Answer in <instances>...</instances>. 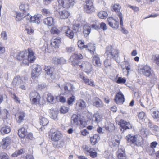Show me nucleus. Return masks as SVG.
I'll list each match as a JSON object with an SVG mask.
<instances>
[{
    "mask_svg": "<svg viewBox=\"0 0 159 159\" xmlns=\"http://www.w3.org/2000/svg\"><path fill=\"white\" fill-rule=\"evenodd\" d=\"M98 16L100 18L104 19L107 17L108 14L106 11H101L98 13Z\"/></svg>",
    "mask_w": 159,
    "mask_h": 159,
    "instance_id": "e433bc0d",
    "label": "nucleus"
},
{
    "mask_svg": "<svg viewBox=\"0 0 159 159\" xmlns=\"http://www.w3.org/2000/svg\"><path fill=\"white\" fill-rule=\"evenodd\" d=\"M100 137L98 134H96L92 137H90V142L92 145L96 144L100 140Z\"/></svg>",
    "mask_w": 159,
    "mask_h": 159,
    "instance_id": "bb28decb",
    "label": "nucleus"
},
{
    "mask_svg": "<svg viewBox=\"0 0 159 159\" xmlns=\"http://www.w3.org/2000/svg\"><path fill=\"white\" fill-rule=\"evenodd\" d=\"M16 20L17 21H20L24 17L23 14L20 13L16 12Z\"/></svg>",
    "mask_w": 159,
    "mask_h": 159,
    "instance_id": "79ce46f5",
    "label": "nucleus"
},
{
    "mask_svg": "<svg viewBox=\"0 0 159 159\" xmlns=\"http://www.w3.org/2000/svg\"><path fill=\"white\" fill-rule=\"evenodd\" d=\"M22 81L21 78L19 76H17L15 77L12 82V84L13 86L16 87L20 85Z\"/></svg>",
    "mask_w": 159,
    "mask_h": 159,
    "instance_id": "c85d7f7f",
    "label": "nucleus"
},
{
    "mask_svg": "<svg viewBox=\"0 0 159 159\" xmlns=\"http://www.w3.org/2000/svg\"><path fill=\"white\" fill-rule=\"evenodd\" d=\"M112 7L113 10L116 12L119 11L121 8L120 5L118 4H116L113 5Z\"/></svg>",
    "mask_w": 159,
    "mask_h": 159,
    "instance_id": "5fc2aeb1",
    "label": "nucleus"
},
{
    "mask_svg": "<svg viewBox=\"0 0 159 159\" xmlns=\"http://www.w3.org/2000/svg\"><path fill=\"white\" fill-rule=\"evenodd\" d=\"M154 62L159 65V55H156L152 57Z\"/></svg>",
    "mask_w": 159,
    "mask_h": 159,
    "instance_id": "052dcab7",
    "label": "nucleus"
},
{
    "mask_svg": "<svg viewBox=\"0 0 159 159\" xmlns=\"http://www.w3.org/2000/svg\"><path fill=\"white\" fill-rule=\"evenodd\" d=\"M40 123L41 125L44 126L48 124V121L45 118L42 117L40 119Z\"/></svg>",
    "mask_w": 159,
    "mask_h": 159,
    "instance_id": "49530a36",
    "label": "nucleus"
},
{
    "mask_svg": "<svg viewBox=\"0 0 159 159\" xmlns=\"http://www.w3.org/2000/svg\"><path fill=\"white\" fill-rule=\"evenodd\" d=\"M75 97L74 96L69 97L67 100V103L69 105H72L73 104V102L75 101Z\"/></svg>",
    "mask_w": 159,
    "mask_h": 159,
    "instance_id": "603ef678",
    "label": "nucleus"
},
{
    "mask_svg": "<svg viewBox=\"0 0 159 159\" xmlns=\"http://www.w3.org/2000/svg\"><path fill=\"white\" fill-rule=\"evenodd\" d=\"M65 145V143L63 141H60L57 144H56V147L58 148H60L63 147Z\"/></svg>",
    "mask_w": 159,
    "mask_h": 159,
    "instance_id": "e2e57ef3",
    "label": "nucleus"
},
{
    "mask_svg": "<svg viewBox=\"0 0 159 159\" xmlns=\"http://www.w3.org/2000/svg\"><path fill=\"white\" fill-rule=\"evenodd\" d=\"M118 15L120 19V24L121 29V31L123 33L127 34L128 33V31L123 27V22L122 14L121 13H119L118 14Z\"/></svg>",
    "mask_w": 159,
    "mask_h": 159,
    "instance_id": "a878e982",
    "label": "nucleus"
},
{
    "mask_svg": "<svg viewBox=\"0 0 159 159\" xmlns=\"http://www.w3.org/2000/svg\"><path fill=\"white\" fill-rule=\"evenodd\" d=\"M124 101V95L121 92H119L116 94L115 98V101L117 104H122Z\"/></svg>",
    "mask_w": 159,
    "mask_h": 159,
    "instance_id": "4468645a",
    "label": "nucleus"
},
{
    "mask_svg": "<svg viewBox=\"0 0 159 159\" xmlns=\"http://www.w3.org/2000/svg\"><path fill=\"white\" fill-rule=\"evenodd\" d=\"M118 153L119 159H126L125 153L123 149H119L118 151Z\"/></svg>",
    "mask_w": 159,
    "mask_h": 159,
    "instance_id": "473e14b6",
    "label": "nucleus"
},
{
    "mask_svg": "<svg viewBox=\"0 0 159 159\" xmlns=\"http://www.w3.org/2000/svg\"><path fill=\"white\" fill-rule=\"evenodd\" d=\"M126 80L125 78L119 77L118 78L117 82L118 83L124 84L126 82Z\"/></svg>",
    "mask_w": 159,
    "mask_h": 159,
    "instance_id": "13d9d810",
    "label": "nucleus"
},
{
    "mask_svg": "<svg viewBox=\"0 0 159 159\" xmlns=\"http://www.w3.org/2000/svg\"><path fill=\"white\" fill-rule=\"evenodd\" d=\"M91 31L90 26L89 25H85L84 26L83 32L84 36H87L90 33Z\"/></svg>",
    "mask_w": 159,
    "mask_h": 159,
    "instance_id": "c756f323",
    "label": "nucleus"
},
{
    "mask_svg": "<svg viewBox=\"0 0 159 159\" xmlns=\"http://www.w3.org/2000/svg\"><path fill=\"white\" fill-rule=\"evenodd\" d=\"M87 45L89 46V47H86L85 48H87V49L91 53H93L95 50V47L94 46V44L93 43H90L88 44Z\"/></svg>",
    "mask_w": 159,
    "mask_h": 159,
    "instance_id": "4c0bfd02",
    "label": "nucleus"
},
{
    "mask_svg": "<svg viewBox=\"0 0 159 159\" xmlns=\"http://www.w3.org/2000/svg\"><path fill=\"white\" fill-rule=\"evenodd\" d=\"M62 134L60 132L56 131L52 133L51 136V139L52 141H57L61 138Z\"/></svg>",
    "mask_w": 159,
    "mask_h": 159,
    "instance_id": "a211bd4d",
    "label": "nucleus"
},
{
    "mask_svg": "<svg viewBox=\"0 0 159 159\" xmlns=\"http://www.w3.org/2000/svg\"><path fill=\"white\" fill-rule=\"evenodd\" d=\"M105 129L108 131L111 132L115 129L114 125L112 124H110L108 126H106Z\"/></svg>",
    "mask_w": 159,
    "mask_h": 159,
    "instance_id": "8fccbe9b",
    "label": "nucleus"
},
{
    "mask_svg": "<svg viewBox=\"0 0 159 159\" xmlns=\"http://www.w3.org/2000/svg\"><path fill=\"white\" fill-rule=\"evenodd\" d=\"M60 111L61 113L65 114L68 112L69 108L66 107L62 106L60 108Z\"/></svg>",
    "mask_w": 159,
    "mask_h": 159,
    "instance_id": "3c124183",
    "label": "nucleus"
},
{
    "mask_svg": "<svg viewBox=\"0 0 159 159\" xmlns=\"http://www.w3.org/2000/svg\"><path fill=\"white\" fill-rule=\"evenodd\" d=\"M10 127L8 126L3 127L1 129V133L2 134H8L10 132Z\"/></svg>",
    "mask_w": 159,
    "mask_h": 159,
    "instance_id": "c9c22d12",
    "label": "nucleus"
},
{
    "mask_svg": "<svg viewBox=\"0 0 159 159\" xmlns=\"http://www.w3.org/2000/svg\"><path fill=\"white\" fill-rule=\"evenodd\" d=\"M107 20L108 22V24L110 26L115 29H117L119 27L118 22L116 20L110 17L108 18Z\"/></svg>",
    "mask_w": 159,
    "mask_h": 159,
    "instance_id": "dca6fc26",
    "label": "nucleus"
},
{
    "mask_svg": "<svg viewBox=\"0 0 159 159\" xmlns=\"http://www.w3.org/2000/svg\"><path fill=\"white\" fill-rule=\"evenodd\" d=\"M41 16L40 15H35V23L39 24L40 22Z\"/></svg>",
    "mask_w": 159,
    "mask_h": 159,
    "instance_id": "6e6d98bb",
    "label": "nucleus"
},
{
    "mask_svg": "<svg viewBox=\"0 0 159 159\" xmlns=\"http://www.w3.org/2000/svg\"><path fill=\"white\" fill-rule=\"evenodd\" d=\"M29 8V4L28 3H22L19 6L20 9L23 11H28Z\"/></svg>",
    "mask_w": 159,
    "mask_h": 159,
    "instance_id": "2f4dec72",
    "label": "nucleus"
},
{
    "mask_svg": "<svg viewBox=\"0 0 159 159\" xmlns=\"http://www.w3.org/2000/svg\"><path fill=\"white\" fill-rule=\"evenodd\" d=\"M64 32L65 35L70 39H72L74 34V32L73 30L70 29L69 27H64L63 28Z\"/></svg>",
    "mask_w": 159,
    "mask_h": 159,
    "instance_id": "ddd939ff",
    "label": "nucleus"
},
{
    "mask_svg": "<svg viewBox=\"0 0 159 159\" xmlns=\"http://www.w3.org/2000/svg\"><path fill=\"white\" fill-rule=\"evenodd\" d=\"M86 106L85 102L82 100H80L77 101L76 104L75 108L77 110L80 111L83 108H84Z\"/></svg>",
    "mask_w": 159,
    "mask_h": 159,
    "instance_id": "412c9836",
    "label": "nucleus"
},
{
    "mask_svg": "<svg viewBox=\"0 0 159 159\" xmlns=\"http://www.w3.org/2000/svg\"><path fill=\"white\" fill-rule=\"evenodd\" d=\"M44 70L47 72V74L49 75L53 73L54 68L49 66H45Z\"/></svg>",
    "mask_w": 159,
    "mask_h": 159,
    "instance_id": "58836bf2",
    "label": "nucleus"
},
{
    "mask_svg": "<svg viewBox=\"0 0 159 159\" xmlns=\"http://www.w3.org/2000/svg\"><path fill=\"white\" fill-rule=\"evenodd\" d=\"M26 134L25 129L24 128H22L18 130V134L21 137H24Z\"/></svg>",
    "mask_w": 159,
    "mask_h": 159,
    "instance_id": "f704fd0d",
    "label": "nucleus"
},
{
    "mask_svg": "<svg viewBox=\"0 0 159 159\" xmlns=\"http://www.w3.org/2000/svg\"><path fill=\"white\" fill-rule=\"evenodd\" d=\"M11 139L10 137H7L4 138L2 141L1 145L3 148L5 149L11 144Z\"/></svg>",
    "mask_w": 159,
    "mask_h": 159,
    "instance_id": "9b49d317",
    "label": "nucleus"
},
{
    "mask_svg": "<svg viewBox=\"0 0 159 159\" xmlns=\"http://www.w3.org/2000/svg\"><path fill=\"white\" fill-rule=\"evenodd\" d=\"M33 69L35 70L40 75L41 71V68L39 65H35L33 66Z\"/></svg>",
    "mask_w": 159,
    "mask_h": 159,
    "instance_id": "09e8293b",
    "label": "nucleus"
},
{
    "mask_svg": "<svg viewBox=\"0 0 159 159\" xmlns=\"http://www.w3.org/2000/svg\"><path fill=\"white\" fill-rule=\"evenodd\" d=\"M120 138L117 135H115L109 140V145L111 148H117L120 144Z\"/></svg>",
    "mask_w": 159,
    "mask_h": 159,
    "instance_id": "6e6552de",
    "label": "nucleus"
},
{
    "mask_svg": "<svg viewBox=\"0 0 159 159\" xmlns=\"http://www.w3.org/2000/svg\"><path fill=\"white\" fill-rule=\"evenodd\" d=\"M118 51L113 49L111 46H108L107 48L106 54L111 59H116L118 56Z\"/></svg>",
    "mask_w": 159,
    "mask_h": 159,
    "instance_id": "20e7f679",
    "label": "nucleus"
},
{
    "mask_svg": "<svg viewBox=\"0 0 159 159\" xmlns=\"http://www.w3.org/2000/svg\"><path fill=\"white\" fill-rule=\"evenodd\" d=\"M84 11L88 13L93 12L95 11V9L92 0H87L84 4Z\"/></svg>",
    "mask_w": 159,
    "mask_h": 159,
    "instance_id": "39448f33",
    "label": "nucleus"
},
{
    "mask_svg": "<svg viewBox=\"0 0 159 159\" xmlns=\"http://www.w3.org/2000/svg\"><path fill=\"white\" fill-rule=\"evenodd\" d=\"M119 125H120L121 131L123 132L125 130L128 129H129L132 128V126L129 123L123 120H121L119 122Z\"/></svg>",
    "mask_w": 159,
    "mask_h": 159,
    "instance_id": "9d476101",
    "label": "nucleus"
},
{
    "mask_svg": "<svg viewBox=\"0 0 159 159\" xmlns=\"http://www.w3.org/2000/svg\"><path fill=\"white\" fill-rule=\"evenodd\" d=\"M93 150L92 149V150H91L88 155H90L91 157L94 158L97 156V153L95 152H93L92 151Z\"/></svg>",
    "mask_w": 159,
    "mask_h": 159,
    "instance_id": "69168bd1",
    "label": "nucleus"
},
{
    "mask_svg": "<svg viewBox=\"0 0 159 159\" xmlns=\"http://www.w3.org/2000/svg\"><path fill=\"white\" fill-rule=\"evenodd\" d=\"M139 72L147 77H149L152 73V70L150 67L148 65H144L140 67L139 69Z\"/></svg>",
    "mask_w": 159,
    "mask_h": 159,
    "instance_id": "7ed1b4c3",
    "label": "nucleus"
},
{
    "mask_svg": "<svg viewBox=\"0 0 159 159\" xmlns=\"http://www.w3.org/2000/svg\"><path fill=\"white\" fill-rule=\"evenodd\" d=\"M18 117L16 118V121L18 123H20L24 119L25 116V114L23 112H20L18 114Z\"/></svg>",
    "mask_w": 159,
    "mask_h": 159,
    "instance_id": "72a5a7b5",
    "label": "nucleus"
},
{
    "mask_svg": "<svg viewBox=\"0 0 159 159\" xmlns=\"http://www.w3.org/2000/svg\"><path fill=\"white\" fill-rule=\"evenodd\" d=\"M42 12L43 15L48 16H50L52 14L51 12L48 9L43 8L42 10Z\"/></svg>",
    "mask_w": 159,
    "mask_h": 159,
    "instance_id": "de8ad7c7",
    "label": "nucleus"
},
{
    "mask_svg": "<svg viewBox=\"0 0 159 159\" xmlns=\"http://www.w3.org/2000/svg\"><path fill=\"white\" fill-rule=\"evenodd\" d=\"M93 104L97 107H100L102 106V102L97 98H96L94 99Z\"/></svg>",
    "mask_w": 159,
    "mask_h": 159,
    "instance_id": "7c9ffc66",
    "label": "nucleus"
},
{
    "mask_svg": "<svg viewBox=\"0 0 159 159\" xmlns=\"http://www.w3.org/2000/svg\"><path fill=\"white\" fill-rule=\"evenodd\" d=\"M1 36L2 38L4 40H6L7 39V34L5 31H3L1 33Z\"/></svg>",
    "mask_w": 159,
    "mask_h": 159,
    "instance_id": "680f3d73",
    "label": "nucleus"
},
{
    "mask_svg": "<svg viewBox=\"0 0 159 159\" xmlns=\"http://www.w3.org/2000/svg\"><path fill=\"white\" fill-rule=\"evenodd\" d=\"M48 102L49 103H54V97L51 93H48L47 97Z\"/></svg>",
    "mask_w": 159,
    "mask_h": 159,
    "instance_id": "c03bdc74",
    "label": "nucleus"
},
{
    "mask_svg": "<svg viewBox=\"0 0 159 159\" xmlns=\"http://www.w3.org/2000/svg\"><path fill=\"white\" fill-rule=\"evenodd\" d=\"M70 58L73 59L72 62L73 64L75 65V64H77L78 63V61L77 60L83 59V56L80 54H74L71 56Z\"/></svg>",
    "mask_w": 159,
    "mask_h": 159,
    "instance_id": "6ab92c4d",
    "label": "nucleus"
},
{
    "mask_svg": "<svg viewBox=\"0 0 159 159\" xmlns=\"http://www.w3.org/2000/svg\"><path fill=\"white\" fill-rule=\"evenodd\" d=\"M59 3L61 7L68 8L73 7L75 2L73 0H61Z\"/></svg>",
    "mask_w": 159,
    "mask_h": 159,
    "instance_id": "1a4fd4ad",
    "label": "nucleus"
},
{
    "mask_svg": "<svg viewBox=\"0 0 159 159\" xmlns=\"http://www.w3.org/2000/svg\"><path fill=\"white\" fill-rule=\"evenodd\" d=\"M126 139L128 143L135 144L137 146H141L143 143V137L139 135L132 136L129 134L126 137Z\"/></svg>",
    "mask_w": 159,
    "mask_h": 159,
    "instance_id": "f257e3e1",
    "label": "nucleus"
},
{
    "mask_svg": "<svg viewBox=\"0 0 159 159\" xmlns=\"http://www.w3.org/2000/svg\"><path fill=\"white\" fill-rule=\"evenodd\" d=\"M28 51L27 58L23 60L22 63L28 66L29 62L33 63L35 61L36 57L34 55V53L32 49L28 48Z\"/></svg>",
    "mask_w": 159,
    "mask_h": 159,
    "instance_id": "f03ea898",
    "label": "nucleus"
},
{
    "mask_svg": "<svg viewBox=\"0 0 159 159\" xmlns=\"http://www.w3.org/2000/svg\"><path fill=\"white\" fill-rule=\"evenodd\" d=\"M152 116L154 119H157L159 121V111L157 110L153 111Z\"/></svg>",
    "mask_w": 159,
    "mask_h": 159,
    "instance_id": "37998d69",
    "label": "nucleus"
},
{
    "mask_svg": "<svg viewBox=\"0 0 159 159\" xmlns=\"http://www.w3.org/2000/svg\"><path fill=\"white\" fill-rule=\"evenodd\" d=\"M80 68H83L86 73L87 74L90 73L92 70V65L88 62H84L80 66Z\"/></svg>",
    "mask_w": 159,
    "mask_h": 159,
    "instance_id": "f8f14e48",
    "label": "nucleus"
},
{
    "mask_svg": "<svg viewBox=\"0 0 159 159\" xmlns=\"http://www.w3.org/2000/svg\"><path fill=\"white\" fill-rule=\"evenodd\" d=\"M145 116V114L143 112H141L139 113L138 115V117L139 119L140 120L143 119Z\"/></svg>",
    "mask_w": 159,
    "mask_h": 159,
    "instance_id": "338daca9",
    "label": "nucleus"
},
{
    "mask_svg": "<svg viewBox=\"0 0 159 159\" xmlns=\"http://www.w3.org/2000/svg\"><path fill=\"white\" fill-rule=\"evenodd\" d=\"M79 120L78 115L75 114H73L71 117V123L73 125H77L79 124Z\"/></svg>",
    "mask_w": 159,
    "mask_h": 159,
    "instance_id": "393cba45",
    "label": "nucleus"
},
{
    "mask_svg": "<svg viewBox=\"0 0 159 159\" xmlns=\"http://www.w3.org/2000/svg\"><path fill=\"white\" fill-rule=\"evenodd\" d=\"M129 65V63L127 61H124L122 62L121 64V66L123 73H124V71L125 70V68L128 66Z\"/></svg>",
    "mask_w": 159,
    "mask_h": 159,
    "instance_id": "864d4df0",
    "label": "nucleus"
},
{
    "mask_svg": "<svg viewBox=\"0 0 159 159\" xmlns=\"http://www.w3.org/2000/svg\"><path fill=\"white\" fill-rule=\"evenodd\" d=\"M9 156L6 153L2 152L0 155V159H8Z\"/></svg>",
    "mask_w": 159,
    "mask_h": 159,
    "instance_id": "bf43d9fd",
    "label": "nucleus"
},
{
    "mask_svg": "<svg viewBox=\"0 0 159 159\" xmlns=\"http://www.w3.org/2000/svg\"><path fill=\"white\" fill-rule=\"evenodd\" d=\"M61 31V29L60 28H57L56 27H52L51 30L50 32L52 34H58Z\"/></svg>",
    "mask_w": 159,
    "mask_h": 159,
    "instance_id": "a19ab883",
    "label": "nucleus"
},
{
    "mask_svg": "<svg viewBox=\"0 0 159 159\" xmlns=\"http://www.w3.org/2000/svg\"><path fill=\"white\" fill-rule=\"evenodd\" d=\"M62 7V9L60 7L55 12L56 15L61 19L67 18L69 17L70 14L67 11L63 9L64 7Z\"/></svg>",
    "mask_w": 159,
    "mask_h": 159,
    "instance_id": "423d86ee",
    "label": "nucleus"
},
{
    "mask_svg": "<svg viewBox=\"0 0 159 159\" xmlns=\"http://www.w3.org/2000/svg\"><path fill=\"white\" fill-rule=\"evenodd\" d=\"M77 43L78 46L81 49H82L84 48H85L86 47H90V46L89 45H84V42L81 40H79L78 42Z\"/></svg>",
    "mask_w": 159,
    "mask_h": 159,
    "instance_id": "a18cd8bd",
    "label": "nucleus"
},
{
    "mask_svg": "<svg viewBox=\"0 0 159 159\" xmlns=\"http://www.w3.org/2000/svg\"><path fill=\"white\" fill-rule=\"evenodd\" d=\"M83 148L85 153L87 154H89V152L91 150H92V149L90 147L86 145L83 146Z\"/></svg>",
    "mask_w": 159,
    "mask_h": 159,
    "instance_id": "4d7b16f0",
    "label": "nucleus"
},
{
    "mask_svg": "<svg viewBox=\"0 0 159 159\" xmlns=\"http://www.w3.org/2000/svg\"><path fill=\"white\" fill-rule=\"evenodd\" d=\"M25 150L24 149H21L15 151L12 154V156L13 157H16L17 156L22 154L25 152Z\"/></svg>",
    "mask_w": 159,
    "mask_h": 159,
    "instance_id": "ea45409f",
    "label": "nucleus"
},
{
    "mask_svg": "<svg viewBox=\"0 0 159 159\" xmlns=\"http://www.w3.org/2000/svg\"><path fill=\"white\" fill-rule=\"evenodd\" d=\"M29 97L33 103L35 104H41L40 102V97L37 93L32 92L30 93Z\"/></svg>",
    "mask_w": 159,
    "mask_h": 159,
    "instance_id": "0eeeda50",
    "label": "nucleus"
},
{
    "mask_svg": "<svg viewBox=\"0 0 159 159\" xmlns=\"http://www.w3.org/2000/svg\"><path fill=\"white\" fill-rule=\"evenodd\" d=\"M80 78L82 79V82L92 87H94L95 84L93 80L88 79L82 75H80Z\"/></svg>",
    "mask_w": 159,
    "mask_h": 159,
    "instance_id": "f3484780",
    "label": "nucleus"
},
{
    "mask_svg": "<svg viewBox=\"0 0 159 159\" xmlns=\"http://www.w3.org/2000/svg\"><path fill=\"white\" fill-rule=\"evenodd\" d=\"M31 75L33 79H35V78L39 76V74L35 70L32 69Z\"/></svg>",
    "mask_w": 159,
    "mask_h": 159,
    "instance_id": "0e129e2a",
    "label": "nucleus"
},
{
    "mask_svg": "<svg viewBox=\"0 0 159 159\" xmlns=\"http://www.w3.org/2000/svg\"><path fill=\"white\" fill-rule=\"evenodd\" d=\"M102 114L98 113H96L93 114L92 119L93 121L98 123L102 120Z\"/></svg>",
    "mask_w": 159,
    "mask_h": 159,
    "instance_id": "5701e85b",
    "label": "nucleus"
},
{
    "mask_svg": "<svg viewBox=\"0 0 159 159\" xmlns=\"http://www.w3.org/2000/svg\"><path fill=\"white\" fill-rule=\"evenodd\" d=\"M104 64L105 67H107L111 65V61L108 59H106L104 61Z\"/></svg>",
    "mask_w": 159,
    "mask_h": 159,
    "instance_id": "774afa93",
    "label": "nucleus"
},
{
    "mask_svg": "<svg viewBox=\"0 0 159 159\" xmlns=\"http://www.w3.org/2000/svg\"><path fill=\"white\" fill-rule=\"evenodd\" d=\"M44 23L48 26H51L54 25V20L51 17H48L44 19Z\"/></svg>",
    "mask_w": 159,
    "mask_h": 159,
    "instance_id": "b1692460",
    "label": "nucleus"
},
{
    "mask_svg": "<svg viewBox=\"0 0 159 159\" xmlns=\"http://www.w3.org/2000/svg\"><path fill=\"white\" fill-rule=\"evenodd\" d=\"M61 38H56L53 39L51 43V45L52 47H54L55 48H58L61 43Z\"/></svg>",
    "mask_w": 159,
    "mask_h": 159,
    "instance_id": "4be33fe9",
    "label": "nucleus"
},
{
    "mask_svg": "<svg viewBox=\"0 0 159 159\" xmlns=\"http://www.w3.org/2000/svg\"><path fill=\"white\" fill-rule=\"evenodd\" d=\"M67 86H65L64 87V93L66 94H71L75 88L73 85L70 83L67 84Z\"/></svg>",
    "mask_w": 159,
    "mask_h": 159,
    "instance_id": "2eb2a0df",
    "label": "nucleus"
},
{
    "mask_svg": "<svg viewBox=\"0 0 159 159\" xmlns=\"http://www.w3.org/2000/svg\"><path fill=\"white\" fill-rule=\"evenodd\" d=\"M16 58L19 60H22L27 58V52L26 51H23L17 53Z\"/></svg>",
    "mask_w": 159,
    "mask_h": 159,
    "instance_id": "aec40b11",
    "label": "nucleus"
},
{
    "mask_svg": "<svg viewBox=\"0 0 159 159\" xmlns=\"http://www.w3.org/2000/svg\"><path fill=\"white\" fill-rule=\"evenodd\" d=\"M92 62L96 66H100L101 65L100 58L98 55H96L93 56L92 60Z\"/></svg>",
    "mask_w": 159,
    "mask_h": 159,
    "instance_id": "cd10ccee",
    "label": "nucleus"
}]
</instances>
